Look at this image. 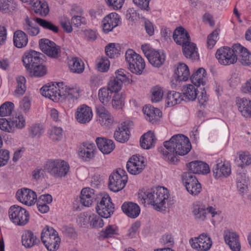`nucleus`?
<instances>
[{
    "label": "nucleus",
    "instance_id": "obj_1",
    "mask_svg": "<svg viewBox=\"0 0 251 251\" xmlns=\"http://www.w3.org/2000/svg\"><path fill=\"white\" fill-rule=\"evenodd\" d=\"M191 149L189 138L182 135L173 136L169 140L164 142V148L159 149L163 158L172 164L178 161V155L187 154Z\"/></svg>",
    "mask_w": 251,
    "mask_h": 251
},
{
    "label": "nucleus",
    "instance_id": "obj_2",
    "mask_svg": "<svg viewBox=\"0 0 251 251\" xmlns=\"http://www.w3.org/2000/svg\"><path fill=\"white\" fill-rule=\"evenodd\" d=\"M44 167L50 176L55 178H62L66 176L70 170L68 163L59 159L48 160Z\"/></svg>",
    "mask_w": 251,
    "mask_h": 251
},
{
    "label": "nucleus",
    "instance_id": "obj_3",
    "mask_svg": "<svg viewBox=\"0 0 251 251\" xmlns=\"http://www.w3.org/2000/svg\"><path fill=\"white\" fill-rule=\"evenodd\" d=\"M194 218L198 221L203 222L210 215L213 220L220 217L221 211L215 206L208 205L198 202L194 204L192 211Z\"/></svg>",
    "mask_w": 251,
    "mask_h": 251
},
{
    "label": "nucleus",
    "instance_id": "obj_4",
    "mask_svg": "<svg viewBox=\"0 0 251 251\" xmlns=\"http://www.w3.org/2000/svg\"><path fill=\"white\" fill-rule=\"evenodd\" d=\"M125 61L129 71L140 75L145 68V62L142 56L132 49H128L125 53Z\"/></svg>",
    "mask_w": 251,
    "mask_h": 251
},
{
    "label": "nucleus",
    "instance_id": "obj_5",
    "mask_svg": "<svg viewBox=\"0 0 251 251\" xmlns=\"http://www.w3.org/2000/svg\"><path fill=\"white\" fill-rule=\"evenodd\" d=\"M41 239L49 251H56L59 248L60 239L57 232L51 227L46 226L43 229Z\"/></svg>",
    "mask_w": 251,
    "mask_h": 251
},
{
    "label": "nucleus",
    "instance_id": "obj_6",
    "mask_svg": "<svg viewBox=\"0 0 251 251\" xmlns=\"http://www.w3.org/2000/svg\"><path fill=\"white\" fill-rule=\"evenodd\" d=\"M238 44H234L232 48L223 47L217 50L216 57L220 64L227 66L236 62L238 58L235 47L238 46Z\"/></svg>",
    "mask_w": 251,
    "mask_h": 251
},
{
    "label": "nucleus",
    "instance_id": "obj_7",
    "mask_svg": "<svg viewBox=\"0 0 251 251\" xmlns=\"http://www.w3.org/2000/svg\"><path fill=\"white\" fill-rule=\"evenodd\" d=\"M10 221L16 226H24L29 221V214L24 208L18 205L11 206L8 209Z\"/></svg>",
    "mask_w": 251,
    "mask_h": 251
},
{
    "label": "nucleus",
    "instance_id": "obj_8",
    "mask_svg": "<svg viewBox=\"0 0 251 251\" xmlns=\"http://www.w3.org/2000/svg\"><path fill=\"white\" fill-rule=\"evenodd\" d=\"M61 100H64V106L69 109L74 105L75 100H77L80 96V90L78 87H69L63 82L61 83Z\"/></svg>",
    "mask_w": 251,
    "mask_h": 251
},
{
    "label": "nucleus",
    "instance_id": "obj_9",
    "mask_svg": "<svg viewBox=\"0 0 251 251\" xmlns=\"http://www.w3.org/2000/svg\"><path fill=\"white\" fill-rule=\"evenodd\" d=\"M128 180L126 171L119 169L116 172L111 174L109 177L108 187L109 189L114 192L123 189L126 186Z\"/></svg>",
    "mask_w": 251,
    "mask_h": 251
},
{
    "label": "nucleus",
    "instance_id": "obj_10",
    "mask_svg": "<svg viewBox=\"0 0 251 251\" xmlns=\"http://www.w3.org/2000/svg\"><path fill=\"white\" fill-rule=\"evenodd\" d=\"M114 209V204L109 195L107 193L102 194L96 207L97 213L101 217L108 218L113 214Z\"/></svg>",
    "mask_w": 251,
    "mask_h": 251
},
{
    "label": "nucleus",
    "instance_id": "obj_11",
    "mask_svg": "<svg viewBox=\"0 0 251 251\" xmlns=\"http://www.w3.org/2000/svg\"><path fill=\"white\" fill-rule=\"evenodd\" d=\"M189 244L192 248L197 251H208L212 245L210 236L206 233H202L198 237L191 238Z\"/></svg>",
    "mask_w": 251,
    "mask_h": 251
},
{
    "label": "nucleus",
    "instance_id": "obj_12",
    "mask_svg": "<svg viewBox=\"0 0 251 251\" xmlns=\"http://www.w3.org/2000/svg\"><path fill=\"white\" fill-rule=\"evenodd\" d=\"M97 152L98 151L94 143L86 141L83 142L80 145L77 154L80 159L88 162L95 157Z\"/></svg>",
    "mask_w": 251,
    "mask_h": 251
},
{
    "label": "nucleus",
    "instance_id": "obj_13",
    "mask_svg": "<svg viewBox=\"0 0 251 251\" xmlns=\"http://www.w3.org/2000/svg\"><path fill=\"white\" fill-rule=\"evenodd\" d=\"M145 158L140 155H132L126 163L128 172L133 175H137L142 172L145 167Z\"/></svg>",
    "mask_w": 251,
    "mask_h": 251
},
{
    "label": "nucleus",
    "instance_id": "obj_14",
    "mask_svg": "<svg viewBox=\"0 0 251 251\" xmlns=\"http://www.w3.org/2000/svg\"><path fill=\"white\" fill-rule=\"evenodd\" d=\"M183 183L188 193L192 195H197L201 191V187L195 176L187 173L182 177Z\"/></svg>",
    "mask_w": 251,
    "mask_h": 251
},
{
    "label": "nucleus",
    "instance_id": "obj_15",
    "mask_svg": "<svg viewBox=\"0 0 251 251\" xmlns=\"http://www.w3.org/2000/svg\"><path fill=\"white\" fill-rule=\"evenodd\" d=\"M157 187L150 189H142L138 193V200L143 204H151L153 208L158 210L157 196L156 195Z\"/></svg>",
    "mask_w": 251,
    "mask_h": 251
},
{
    "label": "nucleus",
    "instance_id": "obj_16",
    "mask_svg": "<svg viewBox=\"0 0 251 251\" xmlns=\"http://www.w3.org/2000/svg\"><path fill=\"white\" fill-rule=\"evenodd\" d=\"M61 83L62 82L55 83L43 86L40 89L41 95L54 101L60 100Z\"/></svg>",
    "mask_w": 251,
    "mask_h": 251
},
{
    "label": "nucleus",
    "instance_id": "obj_17",
    "mask_svg": "<svg viewBox=\"0 0 251 251\" xmlns=\"http://www.w3.org/2000/svg\"><path fill=\"white\" fill-rule=\"evenodd\" d=\"M96 121L103 127H109L114 123L113 117L110 112L102 105L96 107Z\"/></svg>",
    "mask_w": 251,
    "mask_h": 251
},
{
    "label": "nucleus",
    "instance_id": "obj_18",
    "mask_svg": "<svg viewBox=\"0 0 251 251\" xmlns=\"http://www.w3.org/2000/svg\"><path fill=\"white\" fill-rule=\"evenodd\" d=\"M16 197L19 201L27 206L33 205L37 201L36 193L28 188H23L18 190Z\"/></svg>",
    "mask_w": 251,
    "mask_h": 251
},
{
    "label": "nucleus",
    "instance_id": "obj_19",
    "mask_svg": "<svg viewBox=\"0 0 251 251\" xmlns=\"http://www.w3.org/2000/svg\"><path fill=\"white\" fill-rule=\"evenodd\" d=\"M93 117V113L92 108L85 104L78 106L75 113L76 121L81 124H86L89 123Z\"/></svg>",
    "mask_w": 251,
    "mask_h": 251
},
{
    "label": "nucleus",
    "instance_id": "obj_20",
    "mask_svg": "<svg viewBox=\"0 0 251 251\" xmlns=\"http://www.w3.org/2000/svg\"><path fill=\"white\" fill-rule=\"evenodd\" d=\"M212 172L216 179L226 177L231 174L230 164L226 160L218 159L213 167Z\"/></svg>",
    "mask_w": 251,
    "mask_h": 251
},
{
    "label": "nucleus",
    "instance_id": "obj_21",
    "mask_svg": "<svg viewBox=\"0 0 251 251\" xmlns=\"http://www.w3.org/2000/svg\"><path fill=\"white\" fill-rule=\"evenodd\" d=\"M41 50L47 55L52 58H57L60 52L59 46L53 42L45 38L41 39L39 42Z\"/></svg>",
    "mask_w": 251,
    "mask_h": 251
},
{
    "label": "nucleus",
    "instance_id": "obj_22",
    "mask_svg": "<svg viewBox=\"0 0 251 251\" xmlns=\"http://www.w3.org/2000/svg\"><path fill=\"white\" fill-rule=\"evenodd\" d=\"M223 238L232 251H240L241 245L238 234L231 229H226L224 231Z\"/></svg>",
    "mask_w": 251,
    "mask_h": 251
},
{
    "label": "nucleus",
    "instance_id": "obj_23",
    "mask_svg": "<svg viewBox=\"0 0 251 251\" xmlns=\"http://www.w3.org/2000/svg\"><path fill=\"white\" fill-rule=\"evenodd\" d=\"M121 23L120 16L115 12L106 15L102 21V28L105 33L112 31Z\"/></svg>",
    "mask_w": 251,
    "mask_h": 251
},
{
    "label": "nucleus",
    "instance_id": "obj_24",
    "mask_svg": "<svg viewBox=\"0 0 251 251\" xmlns=\"http://www.w3.org/2000/svg\"><path fill=\"white\" fill-rule=\"evenodd\" d=\"M22 61L26 70H30L31 68L41 62L39 54L34 50H30L25 52Z\"/></svg>",
    "mask_w": 251,
    "mask_h": 251
},
{
    "label": "nucleus",
    "instance_id": "obj_25",
    "mask_svg": "<svg viewBox=\"0 0 251 251\" xmlns=\"http://www.w3.org/2000/svg\"><path fill=\"white\" fill-rule=\"evenodd\" d=\"M143 112L145 118L153 124L156 123L162 116V112L159 109L150 105L144 106Z\"/></svg>",
    "mask_w": 251,
    "mask_h": 251
},
{
    "label": "nucleus",
    "instance_id": "obj_26",
    "mask_svg": "<svg viewBox=\"0 0 251 251\" xmlns=\"http://www.w3.org/2000/svg\"><path fill=\"white\" fill-rule=\"evenodd\" d=\"M238 111L244 117H251V100L237 97L235 100Z\"/></svg>",
    "mask_w": 251,
    "mask_h": 251
},
{
    "label": "nucleus",
    "instance_id": "obj_27",
    "mask_svg": "<svg viewBox=\"0 0 251 251\" xmlns=\"http://www.w3.org/2000/svg\"><path fill=\"white\" fill-rule=\"evenodd\" d=\"M115 139L120 143L126 142L129 137L128 122H124L121 123L114 133Z\"/></svg>",
    "mask_w": 251,
    "mask_h": 251
},
{
    "label": "nucleus",
    "instance_id": "obj_28",
    "mask_svg": "<svg viewBox=\"0 0 251 251\" xmlns=\"http://www.w3.org/2000/svg\"><path fill=\"white\" fill-rule=\"evenodd\" d=\"M39 242L37 236L30 230H25L22 235V243L25 248H31L38 245Z\"/></svg>",
    "mask_w": 251,
    "mask_h": 251
},
{
    "label": "nucleus",
    "instance_id": "obj_29",
    "mask_svg": "<svg viewBox=\"0 0 251 251\" xmlns=\"http://www.w3.org/2000/svg\"><path fill=\"white\" fill-rule=\"evenodd\" d=\"M96 142L98 149L103 154H109L115 148L114 142L110 139L98 137L96 139Z\"/></svg>",
    "mask_w": 251,
    "mask_h": 251
},
{
    "label": "nucleus",
    "instance_id": "obj_30",
    "mask_svg": "<svg viewBox=\"0 0 251 251\" xmlns=\"http://www.w3.org/2000/svg\"><path fill=\"white\" fill-rule=\"evenodd\" d=\"M173 39L177 44L182 46L190 42L188 33L181 26L176 28L174 30Z\"/></svg>",
    "mask_w": 251,
    "mask_h": 251
},
{
    "label": "nucleus",
    "instance_id": "obj_31",
    "mask_svg": "<svg viewBox=\"0 0 251 251\" xmlns=\"http://www.w3.org/2000/svg\"><path fill=\"white\" fill-rule=\"evenodd\" d=\"M122 209L123 212L130 218H136L140 213V208L139 205L132 202H125L122 205Z\"/></svg>",
    "mask_w": 251,
    "mask_h": 251
},
{
    "label": "nucleus",
    "instance_id": "obj_32",
    "mask_svg": "<svg viewBox=\"0 0 251 251\" xmlns=\"http://www.w3.org/2000/svg\"><path fill=\"white\" fill-rule=\"evenodd\" d=\"M190 77L188 67L184 63H179L175 71L174 77L177 81H185Z\"/></svg>",
    "mask_w": 251,
    "mask_h": 251
},
{
    "label": "nucleus",
    "instance_id": "obj_33",
    "mask_svg": "<svg viewBox=\"0 0 251 251\" xmlns=\"http://www.w3.org/2000/svg\"><path fill=\"white\" fill-rule=\"evenodd\" d=\"M95 199V191L89 187L83 188L80 193V202L84 206H90Z\"/></svg>",
    "mask_w": 251,
    "mask_h": 251
},
{
    "label": "nucleus",
    "instance_id": "obj_34",
    "mask_svg": "<svg viewBox=\"0 0 251 251\" xmlns=\"http://www.w3.org/2000/svg\"><path fill=\"white\" fill-rule=\"evenodd\" d=\"M156 193L158 200V211L163 210L166 207L170 196L168 190L163 187H157Z\"/></svg>",
    "mask_w": 251,
    "mask_h": 251
},
{
    "label": "nucleus",
    "instance_id": "obj_35",
    "mask_svg": "<svg viewBox=\"0 0 251 251\" xmlns=\"http://www.w3.org/2000/svg\"><path fill=\"white\" fill-rule=\"evenodd\" d=\"M30 4L32 9L36 14L46 16L49 13V6L45 0H32Z\"/></svg>",
    "mask_w": 251,
    "mask_h": 251
},
{
    "label": "nucleus",
    "instance_id": "obj_36",
    "mask_svg": "<svg viewBox=\"0 0 251 251\" xmlns=\"http://www.w3.org/2000/svg\"><path fill=\"white\" fill-rule=\"evenodd\" d=\"M188 167L194 174H207L210 172L208 165L202 161H192L189 163Z\"/></svg>",
    "mask_w": 251,
    "mask_h": 251
},
{
    "label": "nucleus",
    "instance_id": "obj_37",
    "mask_svg": "<svg viewBox=\"0 0 251 251\" xmlns=\"http://www.w3.org/2000/svg\"><path fill=\"white\" fill-rule=\"evenodd\" d=\"M235 51L237 52V57L242 64L246 66L251 65V53L248 50L238 44V46L235 47Z\"/></svg>",
    "mask_w": 251,
    "mask_h": 251
},
{
    "label": "nucleus",
    "instance_id": "obj_38",
    "mask_svg": "<svg viewBox=\"0 0 251 251\" xmlns=\"http://www.w3.org/2000/svg\"><path fill=\"white\" fill-rule=\"evenodd\" d=\"M191 82L197 86L205 85L206 81V73L203 68H199L190 77Z\"/></svg>",
    "mask_w": 251,
    "mask_h": 251
},
{
    "label": "nucleus",
    "instance_id": "obj_39",
    "mask_svg": "<svg viewBox=\"0 0 251 251\" xmlns=\"http://www.w3.org/2000/svg\"><path fill=\"white\" fill-rule=\"evenodd\" d=\"M182 51L184 56L191 60H197L199 58L196 45L191 41L183 45Z\"/></svg>",
    "mask_w": 251,
    "mask_h": 251
},
{
    "label": "nucleus",
    "instance_id": "obj_40",
    "mask_svg": "<svg viewBox=\"0 0 251 251\" xmlns=\"http://www.w3.org/2000/svg\"><path fill=\"white\" fill-rule=\"evenodd\" d=\"M13 43L18 48L25 47L28 43L27 35L23 30H16L13 34Z\"/></svg>",
    "mask_w": 251,
    "mask_h": 251
},
{
    "label": "nucleus",
    "instance_id": "obj_41",
    "mask_svg": "<svg viewBox=\"0 0 251 251\" xmlns=\"http://www.w3.org/2000/svg\"><path fill=\"white\" fill-rule=\"evenodd\" d=\"M156 138L151 131H149L143 135L140 138V146L144 149L149 150L155 145Z\"/></svg>",
    "mask_w": 251,
    "mask_h": 251
},
{
    "label": "nucleus",
    "instance_id": "obj_42",
    "mask_svg": "<svg viewBox=\"0 0 251 251\" xmlns=\"http://www.w3.org/2000/svg\"><path fill=\"white\" fill-rule=\"evenodd\" d=\"M113 94L106 87H102L98 91V99L104 106H108L111 103Z\"/></svg>",
    "mask_w": 251,
    "mask_h": 251
},
{
    "label": "nucleus",
    "instance_id": "obj_43",
    "mask_svg": "<svg viewBox=\"0 0 251 251\" xmlns=\"http://www.w3.org/2000/svg\"><path fill=\"white\" fill-rule=\"evenodd\" d=\"M23 29L26 35L30 36H37L40 32L39 27L34 25L28 17L25 19V22L23 24Z\"/></svg>",
    "mask_w": 251,
    "mask_h": 251
},
{
    "label": "nucleus",
    "instance_id": "obj_44",
    "mask_svg": "<svg viewBox=\"0 0 251 251\" xmlns=\"http://www.w3.org/2000/svg\"><path fill=\"white\" fill-rule=\"evenodd\" d=\"M10 122L13 129V132L16 129H22L24 128L26 124L25 118L21 113H17L10 118Z\"/></svg>",
    "mask_w": 251,
    "mask_h": 251
},
{
    "label": "nucleus",
    "instance_id": "obj_45",
    "mask_svg": "<svg viewBox=\"0 0 251 251\" xmlns=\"http://www.w3.org/2000/svg\"><path fill=\"white\" fill-rule=\"evenodd\" d=\"M68 63L70 71L74 73L80 74L84 70L83 62L77 57L69 59Z\"/></svg>",
    "mask_w": 251,
    "mask_h": 251
},
{
    "label": "nucleus",
    "instance_id": "obj_46",
    "mask_svg": "<svg viewBox=\"0 0 251 251\" xmlns=\"http://www.w3.org/2000/svg\"><path fill=\"white\" fill-rule=\"evenodd\" d=\"M165 55L162 50H155L148 58L149 62L153 66L159 67L164 63Z\"/></svg>",
    "mask_w": 251,
    "mask_h": 251
},
{
    "label": "nucleus",
    "instance_id": "obj_47",
    "mask_svg": "<svg viewBox=\"0 0 251 251\" xmlns=\"http://www.w3.org/2000/svg\"><path fill=\"white\" fill-rule=\"evenodd\" d=\"M25 82L26 79L24 76L20 75L16 77L15 89L13 92L15 97L19 98L25 94L26 91Z\"/></svg>",
    "mask_w": 251,
    "mask_h": 251
},
{
    "label": "nucleus",
    "instance_id": "obj_48",
    "mask_svg": "<svg viewBox=\"0 0 251 251\" xmlns=\"http://www.w3.org/2000/svg\"><path fill=\"white\" fill-rule=\"evenodd\" d=\"M184 97L188 100H194L197 96V89L191 84L183 85L181 89Z\"/></svg>",
    "mask_w": 251,
    "mask_h": 251
},
{
    "label": "nucleus",
    "instance_id": "obj_49",
    "mask_svg": "<svg viewBox=\"0 0 251 251\" xmlns=\"http://www.w3.org/2000/svg\"><path fill=\"white\" fill-rule=\"evenodd\" d=\"M183 100L181 93L174 91L168 92L166 98V103L171 107L179 104Z\"/></svg>",
    "mask_w": 251,
    "mask_h": 251
},
{
    "label": "nucleus",
    "instance_id": "obj_50",
    "mask_svg": "<svg viewBox=\"0 0 251 251\" xmlns=\"http://www.w3.org/2000/svg\"><path fill=\"white\" fill-rule=\"evenodd\" d=\"M248 179L245 174H239L237 176V187L241 194L247 192Z\"/></svg>",
    "mask_w": 251,
    "mask_h": 251
},
{
    "label": "nucleus",
    "instance_id": "obj_51",
    "mask_svg": "<svg viewBox=\"0 0 251 251\" xmlns=\"http://www.w3.org/2000/svg\"><path fill=\"white\" fill-rule=\"evenodd\" d=\"M123 83L117 78H111L107 83L106 88L113 94L118 93L122 89Z\"/></svg>",
    "mask_w": 251,
    "mask_h": 251
},
{
    "label": "nucleus",
    "instance_id": "obj_52",
    "mask_svg": "<svg viewBox=\"0 0 251 251\" xmlns=\"http://www.w3.org/2000/svg\"><path fill=\"white\" fill-rule=\"evenodd\" d=\"M118 234V227L115 225H108L102 230L100 236L103 238H108L114 237Z\"/></svg>",
    "mask_w": 251,
    "mask_h": 251
},
{
    "label": "nucleus",
    "instance_id": "obj_53",
    "mask_svg": "<svg viewBox=\"0 0 251 251\" xmlns=\"http://www.w3.org/2000/svg\"><path fill=\"white\" fill-rule=\"evenodd\" d=\"M27 72L30 76L41 77L46 74L47 70L46 67L40 62L39 64H37L33 66L30 70H28Z\"/></svg>",
    "mask_w": 251,
    "mask_h": 251
},
{
    "label": "nucleus",
    "instance_id": "obj_54",
    "mask_svg": "<svg viewBox=\"0 0 251 251\" xmlns=\"http://www.w3.org/2000/svg\"><path fill=\"white\" fill-rule=\"evenodd\" d=\"M35 22L43 28L51 31L54 33L58 32V27L52 22L39 18L35 19Z\"/></svg>",
    "mask_w": 251,
    "mask_h": 251
},
{
    "label": "nucleus",
    "instance_id": "obj_55",
    "mask_svg": "<svg viewBox=\"0 0 251 251\" xmlns=\"http://www.w3.org/2000/svg\"><path fill=\"white\" fill-rule=\"evenodd\" d=\"M120 47L115 43H109L105 47V51L107 56L112 58L117 57L120 54Z\"/></svg>",
    "mask_w": 251,
    "mask_h": 251
},
{
    "label": "nucleus",
    "instance_id": "obj_56",
    "mask_svg": "<svg viewBox=\"0 0 251 251\" xmlns=\"http://www.w3.org/2000/svg\"><path fill=\"white\" fill-rule=\"evenodd\" d=\"M44 132V128L40 124H34L29 128V135L32 138H38Z\"/></svg>",
    "mask_w": 251,
    "mask_h": 251
},
{
    "label": "nucleus",
    "instance_id": "obj_57",
    "mask_svg": "<svg viewBox=\"0 0 251 251\" xmlns=\"http://www.w3.org/2000/svg\"><path fill=\"white\" fill-rule=\"evenodd\" d=\"M110 62L106 57H101L97 60V70L101 72H107L109 68Z\"/></svg>",
    "mask_w": 251,
    "mask_h": 251
},
{
    "label": "nucleus",
    "instance_id": "obj_58",
    "mask_svg": "<svg viewBox=\"0 0 251 251\" xmlns=\"http://www.w3.org/2000/svg\"><path fill=\"white\" fill-rule=\"evenodd\" d=\"M14 107V104L9 101H6L0 106V116L5 117L12 113Z\"/></svg>",
    "mask_w": 251,
    "mask_h": 251
},
{
    "label": "nucleus",
    "instance_id": "obj_59",
    "mask_svg": "<svg viewBox=\"0 0 251 251\" xmlns=\"http://www.w3.org/2000/svg\"><path fill=\"white\" fill-rule=\"evenodd\" d=\"M90 226L92 228H101L104 226L103 220L99 216L93 214L89 216Z\"/></svg>",
    "mask_w": 251,
    "mask_h": 251
},
{
    "label": "nucleus",
    "instance_id": "obj_60",
    "mask_svg": "<svg viewBox=\"0 0 251 251\" xmlns=\"http://www.w3.org/2000/svg\"><path fill=\"white\" fill-rule=\"evenodd\" d=\"M124 100L121 93H114L112 97L111 103L113 108L120 109L124 105Z\"/></svg>",
    "mask_w": 251,
    "mask_h": 251
},
{
    "label": "nucleus",
    "instance_id": "obj_61",
    "mask_svg": "<svg viewBox=\"0 0 251 251\" xmlns=\"http://www.w3.org/2000/svg\"><path fill=\"white\" fill-rule=\"evenodd\" d=\"M151 99L153 102L159 101L163 98L164 92L163 89L158 86H155L151 90Z\"/></svg>",
    "mask_w": 251,
    "mask_h": 251
},
{
    "label": "nucleus",
    "instance_id": "obj_62",
    "mask_svg": "<svg viewBox=\"0 0 251 251\" xmlns=\"http://www.w3.org/2000/svg\"><path fill=\"white\" fill-rule=\"evenodd\" d=\"M62 129L60 127L54 126L49 131L50 138L53 141H59L62 138Z\"/></svg>",
    "mask_w": 251,
    "mask_h": 251
},
{
    "label": "nucleus",
    "instance_id": "obj_63",
    "mask_svg": "<svg viewBox=\"0 0 251 251\" xmlns=\"http://www.w3.org/2000/svg\"><path fill=\"white\" fill-rule=\"evenodd\" d=\"M31 99L29 96H25L20 101V110L24 113L28 112L31 107Z\"/></svg>",
    "mask_w": 251,
    "mask_h": 251
},
{
    "label": "nucleus",
    "instance_id": "obj_64",
    "mask_svg": "<svg viewBox=\"0 0 251 251\" xmlns=\"http://www.w3.org/2000/svg\"><path fill=\"white\" fill-rule=\"evenodd\" d=\"M60 23L63 29L68 33H70L73 30L72 22H70L69 18L65 15H63L60 18Z\"/></svg>",
    "mask_w": 251,
    "mask_h": 251
}]
</instances>
